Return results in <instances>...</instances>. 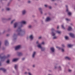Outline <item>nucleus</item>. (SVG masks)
<instances>
[{"instance_id": "56", "label": "nucleus", "mask_w": 75, "mask_h": 75, "mask_svg": "<svg viewBox=\"0 0 75 75\" xmlns=\"http://www.w3.org/2000/svg\"><path fill=\"white\" fill-rule=\"evenodd\" d=\"M6 35H7V36H9V34H7Z\"/></svg>"}, {"instance_id": "42", "label": "nucleus", "mask_w": 75, "mask_h": 75, "mask_svg": "<svg viewBox=\"0 0 75 75\" xmlns=\"http://www.w3.org/2000/svg\"><path fill=\"white\" fill-rule=\"evenodd\" d=\"M56 48H58V50H61V48L60 47H56Z\"/></svg>"}, {"instance_id": "57", "label": "nucleus", "mask_w": 75, "mask_h": 75, "mask_svg": "<svg viewBox=\"0 0 75 75\" xmlns=\"http://www.w3.org/2000/svg\"><path fill=\"white\" fill-rule=\"evenodd\" d=\"M55 0H51V1H54Z\"/></svg>"}, {"instance_id": "49", "label": "nucleus", "mask_w": 75, "mask_h": 75, "mask_svg": "<svg viewBox=\"0 0 75 75\" xmlns=\"http://www.w3.org/2000/svg\"><path fill=\"white\" fill-rule=\"evenodd\" d=\"M24 59H25V58H23L22 59V61H24Z\"/></svg>"}, {"instance_id": "44", "label": "nucleus", "mask_w": 75, "mask_h": 75, "mask_svg": "<svg viewBox=\"0 0 75 75\" xmlns=\"http://www.w3.org/2000/svg\"><path fill=\"white\" fill-rule=\"evenodd\" d=\"M62 46L63 48H64L65 47V45L64 44H62Z\"/></svg>"}, {"instance_id": "26", "label": "nucleus", "mask_w": 75, "mask_h": 75, "mask_svg": "<svg viewBox=\"0 0 75 75\" xmlns=\"http://www.w3.org/2000/svg\"><path fill=\"white\" fill-rule=\"evenodd\" d=\"M67 46L68 47L70 48L71 47H73V45L71 44H68V45Z\"/></svg>"}, {"instance_id": "17", "label": "nucleus", "mask_w": 75, "mask_h": 75, "mask_svg": "<svg viewBox=\"0 0 75 75\" xmlns=\"http://www.w3.org/2000/svg\"><path fill=\"white\" fill-rule=\"evenodd\" d=\"M50 21L51 18H50L49 17H47L45 20V21L46 22H49V21Z\"/></svg>"}, {"instance_id": "15", "label": "nucleus", "mask_w": 75, "mask_h": 75, "mask_svg": "<svg viewBox=\"0 0 75 75\" xmlns=\"http://www.w3.org/2000/svg\"><path fill=\"white\" fill-rule=\"evenodd\" d=\"M19 24H27L26 22L24 21H23L20 22H19Z\"/></svg>"}, {"instance_id": "3", "label": "nucleus", "mask_w": 75, "mask_h": 75, "mask_svg": "<svg viewBox=\"0 0 75 75\" xmlns=\"http://www.w3.org/2000/svg\"><path fill=\"white\" fill-rule=\"evenodd\" d=\"M36 44L37 45V47L38 48L41 49V51H45V47H42L39 41H37Z\"/></svg>"}, {"instance_id": "55", "label": "nucleus", "mask_w": 75, "mask_h": 75, "mask_svg": "<svg viewBox=\"0 0 75 75\" xmlns=\"http://www.w3.org/2000/svg\"><path fill=\"white\" fill-rule=\"evenodd\" d=\"M70 25H73V24L72 23H70Z\"/></svg>"}, {"instance_id": "64", "label": "nucleus", "mask_w": 75, "mask_h": 75, "mask_svg": "<svg viewBox=\"0 0 75 75\" xmlns=\"http://www.w3.org/2000/svg\"><path fill=\"white\" fill-rule=\"evenodd\" d=\"M1 61H2V60H1Z\"/></svg>"}, {"instance_id": "45", "label": "nucleus", "mask_w": 75, "mask_h": 75, "mask_svg": "<svg viewBox=\"0 0 75 75\" xmlns=\"http://www.w3.org/2000/svg\"><path fill=\"white\" fill-rule=\"evenodd\" d=\"M35 66L34 64L32 66V67H33V68H35Z\"/></svg>"}, {"instance_id": "23", "label": "nucleus", "mask_w": 75, "mask_h": 75, "mask_svg": "<svg viewBox=\"0 0 75 75\" xmlns=\"http://www.w3.org/2000/svg\"><path fill=\"white\" fill-rule=\"evenodd\" d=\"M14 68L17 70V68H18V65L15 64L14 66Z\"/></svg>"}, {"instance_id": "25", "label": "nucleus", "mask_w": 75, "mask_h": 75, "mask_svg": "<svg viewBox=\"0 0 75 75\" xmlns=\"http://www.w3.org/2000/svg\"><path fill=\"white\" fill-rule=\"evenodd\" d=\"M28 29H31L32 28V25H29L28 26Z\"/></svg>"}, {"instance_id": "34", "label": "nucleus", "mask_w": 75, "mask_h": 75, "mask_svg": "<svg viewBox=\"0 0 75 75\" xmlns=\"http://www.w3.org/2000/svg\"><path fill=\"white\" fill-rule=\"evenodd\" d=\"M68 72H72V70L70 69H69L68 70Z\"/></svg>"}, {"instance_id": "41", "label": "nucleus", "mask_w": 75, "mask_h": 75, "mask_svg": "<svg viewBox=\"0 0 75 75\" xmlns=\"http://www.w3.org/2000/svg\"><path fill=\"white\" fill-rule=\"evenodd\" d=\"M41 44H42V45H44L45 44V43L44 42H43L41 43Z\"/></svg>"}, {"instance_id": "5", "label": "nucleus", "mask_w": 75, "mask_h": 75, "mask_svg": "<svg viewBox=\"0 0 75 75\" xmlns=\"http://www.w3.org/2000/svg\"><path fill=\"white\" fill-rule=\"evenodd\" d=\"M16 54L18 57H21L23 55V53L21 52H16Z\"/></svg>"}, {"instance_id": "53", "label": "nucleus", "mask_w": 75, "mask_h": 75, "mask_svg": "<svg viewBox=\"0 0 75 75\" xmlns=\"http://www.w3.org/2000/svg\"><path fill=\"white\" fill-rule=\"evenodd\" d=\"M57 29H59V26H58L57 28Z\"/></svg>"}, {"instance_id": "24", "label": "nucleus", "mask_w": 75, "mask_h": 75, "mask_svg": "<svg viewBox=\"0 0 75 75\" xmlns=\"http://www.w3.org/2000/svg\"><path fill=\"white\" fill-rule=\"evenodd\" d=\"M67 14L68 15V16H71V15H72V13L70 11L67 13Z\"/></svg>"}, {"instance_id": "16", "label": "nucleus", "mask_w": 75, "mask_h": 75, "mask_svg": "<svg viewBox=\"0 0 75 75\" xmlns=\"http://www.w3.org/2000/svg\"><path fill=\"white\" fill-rule=\"evenodd\" d=\"M1 21L3 23H4L5 21H7V18H1Z\"/></svg>"}, {"instance_id": "37", "label": "nucleus", "mask_w": 75, "mask_h": 75, "mask_svg": "<svg viewBox=\"0 0 75 75\" xmlns=\"http://www.w3.org/2000/svg\"><path fill=\"white\" fill-rule=\"evenodd\" d=\"M9 62H10V60L9 59H8L7 61H6V63L7 64H8V63H9Z\"/></svg>"}, {"instance_id": "11", "label": "nucleus", "mask_w": 75, "mask_h": 75, "mask_svg": "<svg viewBox=\"0 0 75 75\" xmlns=\"http://www.w3.org/2000/svg\"><path fill=\"white\" fill-rule=\"evenodd\" d=\"M38 10L40 12L41 14H43V12H42V8L40 7L38 8Z\"/></svg>"}, {"instance_id": "62", "label": "nucleus", "mask_w": 75, "mask_h": 75, "mask_svg": "<svg viewBox=\"0 0 75 75\" xmlns=\"http://www.w3.org/2000/svg\"><path fill=\"white\" fill-rule=\"evenodd\" d=\"M13 73H14V71H13Z\"/></svg>"}, {"instance_id": "31", "label": "nucleus", "mask_w": 75, "mask_h": 75, "mask_svg": "<svg viewBox=\"0 0 75 75\" xmlns=\"http://www.w3.org/2000/svg\"><path fill=\"white\" fill-rule=\"evenodd\" d=\"M11 19V18H6V21H9V20H10Z\"/></svg>"}, {"instance_id": "52", "label": "nucleus", "mask_w": 75, "mask_h": 75, "mask_svg": "<svg viewBox=\"0 0 75 75\" xmlns=\"http://www.w3.org/2000/svg\"><path fill=\"white\" fill-rule=\"evenodd\" d=\"M5 49V48L3 47L2 48V50H4Z\"/></svg>"}, {"instance_id": "14", "label": "nucleus", "mask_w": 75, "mask_h": 75, "mask_svg": "<svg viewBox=\"0 0 75 75\" xmlns=\"http://www.w3.org/2000/svg\"><path fill=\"white\" fill-rule=\"evenodd\" d=\"M0 70H1L3 71L4 72V73H5V72H6V69H5L4 68H0Z\"/></svg>"}, {"instance_id": "19", "label": "nucleus", "mask_w": 75, "mask_h": 75, "mask_svg": "<svg viewBox=\"0 0 75 75\" xmlns=\"http://www.w3.org/2000/svg\"><path fill=\"white\" fill-rule=\"evenodd\" d=\"M9 43H8V41L7 40H6L5 41V45L6 46H7V45H8V44Z\"/></svg>"}, {"instance_id": "63", "label": "nucleus", "mask_w": 75, "mask_h": 75, "mask_svg": "<svg viewBox=\"0 0 75 75\" xmlns=\"http://www.w3.org/2000/svg\"><path fill=\"white\" fill-rule=\"evenodd\" d=\"M18 0V1H20V0Z\"/></svg>"}, {"instance_id": "58", "label": "nucleus", "mask_w": 75, "mask_h": 75, "mask_svg": "<svg viewBox=\"0 0 75 75\" xmlns=\"http://www.w3.org/2000/svg\"><path fill=\"white\" fill-rule=\"evenodd\" d=\"M74 10L75 11V6H74Z\"/></svg>"}, {"instance_id": "2", "label": "nucleus", "mask_w": 75, "mask_h": 75, "mask_svg": "<svg viewBox=\"0 0 75 75\" xmlns=\"http://www.w3.org/2000/svg\"><path fill=\"white\" fill-rule=\"evenodd\" d=\"M51 34L52 36H53L52 38L53 40L55 39H57V37L55 35H56V33H55V30L54 28H52L51 29Z\"/></svg>"}, {"instance_id": "4", "label": "nucleus", "mask_w": 75, "mask_h": 75, "mask_svg": "<svg viewBox=\"0 0 75 75\" xmlns=\"http://www.w3.org/2000/svg\"><path fill=\"white\" fill-rule=\"evenodd\" d=\"M3 54V53L0 54V58L1 59H3V60H4V59H6L7 57H9L10 56V55L8 54L7 55V57H5V56H4L3 57H1Z\"/></svg>"}, {"instance_id": "22", "label": "nucleus", "mask_w": 75, "mask_h": 75, "mask_svg": "<svg viewBox=\"0 0 75 75\" xmlns=\"http://www.w3.org/2000/svg\"><path fill=\"white\" fill-rule=\"evenodd\" d=\"M72 28H71V26H69L68 29V30L69 31H72Z\"/></svg>"}, {"instance_id": "7", "label": "nucleus", "mask_w": 75, "mask_h": 75, "mask_svg": "<svg viewBox=\"0 0 75 75\" xmlns=\"http://www.w3.org/2000/svg\"><path fill=\"white\" fill-rule=\"evenodd\" d=\"M18 24H20L19 22L15 23L13 24V28H16L18 25Z\"/></svg>"}, {"instance_id": "9", "label": "nucleus", "mask_w": 75, "mask_h": 75, "mask_svg": "<svg viewBox=\"0 0 75 75\" xmlns=\"http://www.w3.org/2000/svg\"><path fill=\"white\" fill-rule=\"evenodd\" d=\"M27 13V11L25 9H24L22 11V15H25Z\"/></svg>"}, {"instance_id": "18", "label": "nucleus", "mask_w": 75, "mask_h": 75, "mask_svg": "<svg viewBox=\"0 0 75 75\" xmlns=\"http://www.w3.org/2000/svg\"><path fill=\"white\" fill-rule=\"evenodd\" d=\"M66 12L67 13H69V9H68V7L67 5L66 6Z\"/></svg>"}, {"instance_id": "54", "label": "nucleus", "mask_w": 75, "mask_h": 75, "mask_svg": "<svg viewBox=\"0 0 75 75\" xmlns=\"http://www.w3.org/2000/svg\"><path fill=\"white\" fill-rule=\"evenodd\" d=\"M1 66V62H0V66Z\"/></svg>"}, {"instance_id": "46", "label": "nucleus", "mask_w": 75, "mask_h": 75, "mask_svg": "<svg viewBox=\"0 0 75 75\" xmlns=\"http://www.w3.org/2000/svg\"><path fill=\"white\" fill-rule=\"evenodd\" d=\"M6 32V31L5 30H4L3 32V34H4Z\"/></svg>"}, {"instance_id": "10", "label": "nucleus", "mask_w": 75, "mask_h": 75, "mask_svg": "<svg viewBox=\"0 0 75 75\" xmlns=\"http://www.w3.org/2000/svg\"><path fill=\"white\" fill-rule=\"evenodd\" d=\"M36 55V52H34L32 54V58H35V55Z\"/></svg>"}, {"instance_id": "35", "label": "nucleus", "mask_w": 75, "mask_h": 75, "mask_svg": "<svg viewBox=\"0 0 75 75\" xmlns=\"http://www.w3.org/2000/svg\"><path fill=\"white\" fill-rule=\"evenodd\" d=\"M58 69H59V70H61V66H59L58 67Z\"/></svg>"}, {"instance_id": "21", "label": "nucleus", "mask_w": 75, "mask_h": 75, "mask_svg": "<svg viewBox=\"0 0 75 75\" xmlns=\"http://www.w3.org/2000/svg\"><path fill=\"white\" fill-rule=\"evenodd\" d=\"M65 58L66 59H68L69 61H71V58L69 57H65Z\"/></svg>"}, {"instance_id": "39", "label": "nucleus", "mask_w": 75, "mask_h": 75, "mask_svg": "<svg viewBox=\"0 0 75 75\" xmlns=\"http://www.w3.org/2000/svg\"><path fill=\"white\" fill-rule=\"evenodd\" d=\"M15 21V19H14L13 20V21H12L11 22V24H13V22L14 21Z\"/></svg>"}, {"instance_id": "60", "label": "nucleus", "mask_w": 75, "mask_h": 75, "mask_svg": "<svg viewBox=\"0 0 75 75\" xmlns=\"http://www.w3.org/2000/svg\"><path fill=\"white\" fill-rule=\"evenodd\" d=\"M55 4V5H57V4Z\"/></svg>"}, {"instance_id": "61", "label": "nucleus", "mask_w": 75, "mask_h": 75, "mask_svg": "<svg viewBox=\"0 0 75 75\" xmlns=\"http://www.w3.org/2000/svg\"><path fill=\"white\" fill-rule=\"evenodd\" d=\"M5 0V1H7V0Z\"/></svg>"}, {"instance_id": "59", "label": "nucleus", "mask_w": 75, "mask_h": 75, "mask_svg": "<svg viewBox=\"0 0 75 75\" xmlns=\"http://www.w3.org/2000/svg\"><path fill=\"white\" fill-rule=\"evenodd\" d=\"M2 11H3V10H4V9H2Z\"/></svg>"}, {"instance_id": "38", "label": "nucleus", "mask_w": 75, "mask_h": 75, "mask_svg": "<svg viewBox=\"0 0 75 75\" xmlns=\"http://www.w3.org/2000/svg\"><path fill=\"white\" fill-rule=\"evenodd\" d=\"M65 38L66 40H68V36H65Z\"/></svg>"}, {"instance_id": "47", "label": "nucleus", "mask_w": 75, "mask_h": 75, "mask_svg": "<svg viewBox=\"0 0 75 75\" xmlns=\"http://www.w3.org/2000/svg\"><path fill=\"white\" fill-rule=\"evenodd\" d=\"M28 3H29V4L31 3V1H28Z\"/></svg>"}, {"instance_id": "32", "label": "nucleus", "mask_w": 75, "mask_h": 75, "mask_svg": "<svg viewBox=\"0 0 75 75\" xmlns=\"http://www.w3.org/2000/svg\"><path fill=\"white\" fill-rule=\"evenodd\" d=\"M10 4V2H9L7 4V6H9Z\"/></svg>"}, {"instance_id": "13", "label": "nucleus", "mask_w": 75, "mask_h": 75, "mask_svg": "<svg viewBox=\"0 0 75 75\" xmlns=\"http://www.w3.org/2000/svg\"><path fill=\"white\" fill-rule=\"evenodd\" d=\"M69 35L71 37H72V38H75V35L74 34L70 33H69Z\"/></svg>"}, {"instance_id": "36", "label": "nucleus", "mask_w": 75, "mask_h": 75, "mask_svg": "<svg viewBox=\"0 0 75 75\" xmlns=\"http://www.w3.org/2000/svg\"><path fill=\"white\" fill-rule=\"evenodd\" d=\"M60 50H62V52H64V49L61 48Z\"/></svg>"}, {"instance_id": "20", "label": "nucleus", "mask_w": 75, "mask_h": 75, "mask_svg": "<svg viewBox=\"0 0 75 75\" xmlns=\"http://www.w3.org/2000/svg\"><path fill=\"white\" fill-rule=\"evenodd\" d=\"M19 59V58H16L15 59H14L12 60L13 62H16Z\"/></svg>"}, {"instance_id": "43", "label": "nucleus", "mask_w": 75, "mask_h": 75, "mask_svg": "<svg viewBox=\"0 0 75 75\" xmlns=\"http://www.w3.org/2000/svg\"><path fill=\"white\" fill-rule=\"evenodd\" d=\"M41 23L42 24H44V21L42 20H41Z\"/></svg>"}, {"instance_id": "40", "label": "nucleus", "mask_w": 75, "mask_h": 75, "mask_svg": "<svg viewBox=\"0 0 75 75\" xmlns=\"http://www.w3.org/2000/svg\"><path fill=\"white\" fill-rule=\"evenodd\" d=\"M44 6L45 7H48V5L47 4L44 5Z\"/></svg>"}, {"instance_id": "51", "label": "nucleus", "mask_w": 75, "mask_h": 75, "mask_svg": "<svg viewBox=\"0 0 75 75\" xmlns=\"http://www.w3.org/2000/svg\"><path fill=\"white\" fill-rule=\"evenodd\" d=\"M41 37H40L38 38V39H41Z\"/></svg>"}, {"instance_id": "50", "label": "nucleus", "mask_w": 75, "mask_h": 75, "mask_svg": "<svg viewBox=\"0 0 75 75\" xmlns=\"http://www.w3.org/2000/svg\"><path fill=\"white\" fill-rule=\"evenodd\" d=\"M27 74V72H25V73H24V74Z\"/></svg>"}, {"instance_id": "12", "label": "nucleus", "mask_w": 75, "mask_h": 75, "mask_svg": "<svg viewBox=\"0 0 75 75\" xmlns=\"http://www.w3.org/2000/svg\"><path fill=\"white\" fill-rule=\"evenodd\" d=\"M50 50L52 53H53L55 52V49L53 47H50Z\"/></svg>"}, {"instance_id": "1", "label": "nucleus", "mask_w": 75, "mask_h": 75, "mask_svg": "<svg viewBox=\"0 0 75 75\" xmlns=\"http://www.w3.org/2000/svg\"><path fill=\"white\" fill-rule=\"evenodd\" d=\"M23 27V25H21L19 26L18 29L16 30V32H17L18 34L14 33L13 36V41H15L17 40V35L19 36H23L24 34H25V30L23 29V30L21 29V28Z\"/></svg>"}, {"instance_id": "33", "label": "nucleus", "mask_w": 75, "mask_h": 75, "mask_svg": "<svg viewBox=\"0 0 75 75\" xmlns=\"http://www.w3.org/2000/svg\"><path fill=\"white\" fill-rule=\"evenodd\" d=\"M54 69H57V65H55L54 66Z\"/></svg>"}, {"instance_id": "8", "label": "nucleus", "mask_w": 75, "mask_h": 75, "mask_svg": "<svg viewBox=\"0 0 75 75\" xmlns=\"http://www.w3.org/2000/svg\"><path fill=\"white\" fill-rule=\"evenodd\" d=\"M29 38L30 41H33L34 39V36L33 35H31L29 36Z\"/></svg>"}, {"instance_id": "6", "label": "nucleus", "mask_w": 75, "mask_h": 75, "mask_svg": "<svg viewBox=\"0 0 75 75\" xmlns=\"http://www.w3.org/2000/svg\"><path fill=\"white\" fill-rule=\"evenodd\" d=\"M21 48V45H19L15 47V50H20Z\"/></svg>"}, {"instance_id": "29", "label": "nucleus", "mask_w": 75, "mask_h": 75, "mask_svg": "<svg viewBox=\"0 0 75 75\" xmlns=\"http://www.w3.org/2000/svg\"><path fill=\"white\" fill-rule=\"evenodd\" d=\"M65 20L67 21H71V20H70V19H69L68 18H66Z\"/></svg>"}, {"instance_id": "48", "label": "nucleus", "mask_w": 75, "mask_h": 75, "mask_svg": "<svg viewBox=\"0 0 75 75\" xmlns=\"http://www.w3.org/2000/svg\"><path fill=\"white\" fill-rule=\"evenodd\" d=\"M49 9H51L52 8V7L51 6H49Z\"/></svg>"}, {"instance_id": "30", "label": "nucleus", "mask_w": 75, "mask_h": 75, "mask_svg": "<svg viewBox=\"0 0 75 75\" xmlns=\"http://www.w3.org/2000/svg\"><path fill=\"white\" fill-rule=\"evenodd\" d=\"M56 33L58 34H61V31L57 30L56 31Z\"/></svg>"}, {"instance_id": "27", "label": "nucleus", "mask_w": 75, "mask_h": 75, "mask_svg": "<svg viewBox=\"0 0 75 75\" xmlns=\"http://www.w3.org/2000/svg\"><path fill=\"white\" fill-rule=\"evenodd\" d=\"M62 28L64 29V30H65V28L64 27V25L62 24L61 25Z\"/></svg>"}, {"instance_id": "28", "label": "nucleus", "mask_w": 75, "mask_h": 75, "mask_svg": "<svg viewBox=\"0 0 75 75\" xmlns=\"http://www.w3.org/2000/svg\"><path fill=\"white\" fill-rule=\"evenodd\" d=\"M6 10L7 11H10V8H6Z\"/></svg>"}]
</instances>
